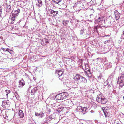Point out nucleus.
I'll use <instances>...</instances> for the list:
<instances>
[{
    "label": "nucleus",
    "instance_id": "nucleus-1",
    "mask_svg": "<svg viewBox=\"0 0 124 124\" xmlns=\"http://www.w3.org/2000/svg\"><path fill=\"white\" fill-rule=\"evenodd\" d=\"M68 94L67 92H64L60 93L55 96L56 99L59 100H62L67 99Z\"/></svg>",
    "mask_w": 124,
    "mask_h": 124
},
{
    "label": "nucleus",
    "instance_id": "nucleus-2",
    "mask_svg": "<svg viewBox=\"0 0 124 124\" xmlns=\"http://www.w3.org/2000/svg\"><path fill=\"white\" fill-rule=\"evenodd\" d=\"M96 100L99 103L105 104L107 102V100L104 97L102 96L101 95L97 96Z\"/></svg>",
    "mask_w": 124,
    "mask_h": 124
},
{
    "label": "nucleus",
    "instance_id": "nucleus-3",
    "mask_svg": "<svg viewBox=\"0 0 124 124\" xmlns=\"http://www.w3.org/2000/svg\"><path fill=\"white\" fill-rule=\"evenodd\" d=\"M20 11V10L19 9H18L13 12L11 16V22L10 23L11 24H13L14 23L15 21V19L16 18L18 15Z\"/></svg>",
    "mask_w": 124,
    "mask_h": 124
},
{
    "label": "nucleus",
    "instance_id": "nucleus-4",
    "mask_svg": "<svg viewBox=\"0 0 124 124\" xmlns=\"http://www.w3.org/2000/svg\"><path fill=\"white\" fill-rule=\"evenodd\" d=\"M117 83L121 87L124 85V74H121L118 77Z\"/></svg>",
    "mask_w": 124,
    "mask_h": 124
},
{
    "label": "nucleus",
    "instance_id": "nucleus-5",
    "mask_svg": "<svg viewBox=\"0 0 124 124\" xmlns=\"http://www.w3.org/2000/svg\"><path fill=\"white\" fill-rule=\"evenodd\" d=\"M102 110L106 117L109 116L110 113L109 112L110 108L108 107H103Z\"/></svg>",
    "mask_w": 124,
    "mask_h": 124
},
{
    "label": "nucleus",
    "instance_id": "nucleus-6",
    "mask_svg": "<svg viewBox=\"0 0 124 124\" xmlns=\"http://www.w3.org/2000/svg\"><path fill=\"white\" fill-rule=\"evenodd\" d=\"M76 110L77 111L81 112L84 114L87 112L86 111L87 108L85 107L78 106Z\"/></svg>",
    "mask_w": 124,
    "mask_h": 124
},
{
    "label": "nucleus",
    "instance_id": "nucleus-7",
    "mask_svg": "<svg viewBox=\"0 0 124 124\" xmlns=\"http://www.w3.org/2000/svg\"><path fill=\"white\" fill-rule=\"evenodd\" d=\"M2 106L4 108H7L10 106V102L8 100L2 101Z\"/></svg>",
    "mask_w": 124,
    "mask_h": 124
},
{
    "label": "nucleus",
    "instance_id": "nucleus-8",
    "mask_svg": "<svg viewBox=\"0 0 124 124\" xmlns=\"http://www.w3.org/2000/svg\"><path fill=\"white\" fill-rule=\"evenodd\" d=\"M62 104L63 105H64L65 106L69 108L72 105V102L70 100H68L62 102Z\"/></svg>",
    "mask_w": 124,
    "mask_h": 124
},
{
    "label": "nucleus",
    "instance_id": "nucleus-9",
    "mask_svg": "<svg viewBox=\"0 0 124 124\" xmlns=\"http://www.w3.org/2000/svg\"><path fill=\"white\" fill-rule=\"evenodd\" d=\"M54 119L52 118L51 116H47L44 120V121L45 122L52 123V122L54 121Z\"/></svg>",
    "mask_w": 124,
    "mask_h": 124
},
{
    "label": "nucleus",
    "instance_id": "nucleus-10",
    "mask_svg": "<svg viewBox=\"0 0 124 124\" xmlns=\"http://www.w3.org/2000/svg\"><path fill=\"white\" fill-rule=\"evenodd\" d=\"M63 73V71L61 70H57L56 72V73L57 74L59 77V79L62 81H63L62 75Z\"/></svg>",
    "mask_w": 124,
    "mask_h": 124
},
{
    "label": "nucleus",
    "instance_id": "nucleus-11",
    "mask_svg": "<svg viewBox=\"0 0 124 124\" xmlns=\"http://www.w3.org/2000/svg\"><path fill=\"white\" fill-rule=\"evenodd\" d=\"M50 11L51 16L53 17L56 16L59 12L58 11L54 9H50Z\"/></svg>",
    "mask_w": 124,
    "mask_h": 124
},
{
    "label": "nucleus",
    "instance_id": "nucleus-12",
    "mask_svg": "<svg viewBox=\"0 0 124 124\" xmlns=\"http://www.w3.org/2000/svg\"><path fill=\"white\" fill-rule=\"evenodd\" d=\"M82 76H81L79 74H76L75 77L74 78V79L75 80H77L78 81V84L80 83L79 81Z\"/></svg>",
    "mask_w": 124,
    "mask_h": 124
},
{
    "label": "nucleus",
    "instance_id": "nucleus-13",
    "mask_svg": "<svg viewBox=\"0 0 124 124\" xmlns=\"http://www.w3.org/2000/svg\"><path fill=\"white\" fill-rule=\"evenodd\" d=\"M19 83L18 87L20 88H22L25 85V82L23 79L20 80L19 82Z\"/></svg>",
    "mask_w": 124,
    "mask_h": 124
},
{
    "label": "nucleus",
    "instance_id": "nucleus-14",
    "mask_svg": "<svg viewBox=\"0 0 124 124\" xmlns=\"http://www.w3.org/2000/svg\"><path fill=\"white\" fill-rule=\"evenodd\" d=\"M114 15L115 16V18L117 20L119 19L120 17V14L117 10H115L114 11Z\"/></svg>",
    "mask_w": 124,
    "mask_h": 124
},
{
    "label": "nucleus",
    "instance_id": "nucleus-15",
    "mask_svg": "<svg viewBox=\"0 0 124 124\" xmlns=\"http://www.w3.org/2000/svg\"><path fill=\"white\" fill-rule=\"evenodd\" d=\"M37 88L36 87H34L31 90V94L32 95H33L36 93Z\"/></svg>",
    "mask_w": 124,
    "mask_h": 124
},
{
    "label": "nucleus",
    "instance_id": "nucleus-16",
    "mask_svg": "<svg viewBox=\"0 0 124 124\" xmlns=\"http://www.w3.org/2000/svg\"><path fill=\"white\" fill-rule=\"evenodd\" d=\"M79 82L80 83H86L87 82V80L85 78L82 76Z\"/></svg>",
    "mask_w": 124,
    "mask_h": 124
},
{
    "label": "nucleus",
    "instance_id": "nucleus-17",
    "mask_svg": "<svg viewBox=\"0 0 124 124\" xmlns=\"http://www.w3.org/2000/svg\"><path fill=\"white\" fill-rule=\"evenodd\" d=\"M18 115L20 117V118H22L24 117V113L22 110H19V111Z\"/></svg>",
    "mask_w": 124,
    "mask_h": 124
},
{
    "label": "nucleus",
    "instance_id": "nucleus-18",
    "mask_svg": "<svg viewBox=\"0 0 124 124\" xmlns=\"http://www.w3.org/2000/svg\"><path fill=\"white\" fill-rule=\"evenodd\" d=\"M85 73L86 74L87 76L89 77H90L91 76V74L90 72V69H88L87 70L86 69V70H85Z\"/></svg>",
    "mask_w": 124,
    "mask_h": 124
},
{
    "label": "nucleus",
    "instance_id": "nucleus-19",
    "mask_svg": "<svg viewBox=\"0 0 124 124\" xmlns=\"http://www.w3.org/2000/svg\"><path fill=\"white\" fill-rule=\"evenodd\" d=\"M35 116H39L40 117H42L44 116V114L42 112H40V113L39 114L37 113H35Z\"/></svg>",
    "mask_w": 124,
    "mask_h": 124
},
{
    "label": "nucleus",
    "instance_id": "nucleus-20",
    "mask_svg": "<svg viewBox=\"0 0 124 124\" xmlns=\"http://www.w3.org/2000/svg\"><path fill=\"white\" fill-rule=\"evenodd\" d=\"M60 5V7L59 8L61 9H64L67 7V5L65 3L62 4Z\"/></svg>",
    "mask_w": 124,
    "mask_h": 124
},
{
    "label": "nucleus",
    "instance_id": "nucleus-21",
    "mask_svg": "<svg viewBox=\"0 0 124 124\" xmlns=\"http://www.w3.org/2000/svg\"><path fill=\"white\" fill-rule=\"evenodd\" d=\"M38 2L36 3V5L38 7H40L42 5V1L41 0H37Z\"/></svg>",
    "mask_w": 124,
    "mask_h": 124
},
{
    "label": "nucleus",
    "instance_id": "nucleus-22",
    "mask_svg": "<svg viewBox=\"0 0 124 124\" xmlns=\"http://www.w3.org/2000/svg\"><path fill=\"white\" fill-rule=\"evenodd\" d=\"M6 11L7 12H9L10 10L11 7L9 5H7L6 7Z\"/></svg>",
    "mask_w": 124,
    "mask_h": 124
},
{
    "label": "nucleus",
    "instance_id": "nucleus-23",
    "mask_svg": "<svg viewBox=\"0 0 124 124\" xmlns=\"http://www.w3.org/2000/svg\"><path fill=\"white\" fill-rule=\"evenodd\" d=\"M97 78L98 80H100L102 78L103 76L102 74L101 73H99L97 74Z\"/></svg>",
    "mask_w": 124,
    "mask_h": 124
},
{
    "label": "nucleus",
    "instance_id": "nucleus-24",
    "mask_svg": "<svg viewBox=\"0 0 124 124\" xmlns=\"http://www.w3.org/2000/svg\"><path fill=\"white\" fill-rule=\"evenodd\" d=\"M64 108V107H60L58 109L57 111L59 113H60V112L62 111L63 109Z\"/></svg>",
    "mask_w": 124,
    "mask_h": 124
},
{
    "label": "nucleus",
    "instance_id": "nucleus-25",
    "mask_svg": "<svg viewBox=\"0 0 124 124\" xmlns=\"http://www.w3.org/2000/svg\"><path fill=\"white\" fill-rule=\"evenodd\" d=\"M106 65L108 68H110L112 67V64L110 62L108 63Z\"/></svg>",
    "mask_w": 124,
    "mask_h": 124
},
{
    "label": "nucleus",
    "instance_id": "nucleus-26",
    "mask_svg": "<svg viewBox=\"0 0 124 124\" xmlns=\"http://www.w3.org/2000/svg\"><path fill=\"white\" fill-rule=\"evenodd\" d=\"M53 2L56 4H58L61 1V0H52Z\"/></svg>",
    "mask_w": 124,
    "mask_h": 124
},
{
    "label": "nucleus",
    "instance_id": "nucleus-27",
    "mask_svg": "<svg viewBox=\"0 0 124 124\" xmlns=\"http://www.w3.org/2000/svg\"><path fill=\"white\" fill-rule=\"evenodd\" d=\"M68 23L69 21L68 20H64L63 21V23L65 25H66Z\"/></svg>",
    "mask_w": 124,
    "mask_h": 124
},
{
    "label": "nucleus",
    "instance_id": "nucleus-28",
    "mask_svg": "<svg viewBox=\"0 0 124 124\" xmlns=\"http://www.w3.org/2000/svg\"><path fill=\"white\" fill-rule=\"evenodd\" d=\"M102 18L101 17H98L97 19L96 20V21L97 22H99L101 21H102Z\"/></svg>",
    "mask_w": 124,
    "mask_h": 124
},
{
    "label": "nucleus",
    "instance_id": "nucleus-29",
    "mask_svg": "<svg viewBox=\"0 0 124 124\" xmlns=\"http://www.w3.org/2000/svg\"><path fill=\"white\" fill-rule=\"evenodd\" d=\"M92 106L94 108H96L97 107V105L95 103L93 102H92Z\"/></svg>",
    "mask_w": 124,
    "mask_h": 124
},
{
    "label": "nucleus",
    "instance_id": "nucleus-30",
    "mask_svg": "<svg viewBox=\"0 0 124 124\" xmlns=\"http://www.w3.org/2000/svg\"><path fill=\"white\" fill-rule=\"evenodd\" d=\"M10 92V90H7L5 91V93L6 94V95H7Z\"/></svg>",
    "mask_w": 124,
    "mask_h": 124
},
{
    "label": "nucleus",
    "instance_id": "nucleus-31",
    "mask_svg": "<svg viewBox=\"0 0 124 124\" xmlns=\"http://www.w3.org/2000/svg\"><path fill=\"white\" fill-rule=\"evenodd\" d=\"M85 70H86V69L87 70H88V69H89V65L87 64L85 65Z\"/></svg>",
    "mask_w": 124,
    "mask_h": 124
},
{
    "label": "nucleus",
    "instance_id": "nucleus-32",
    "mask_svg": "<svg viewBox=\"0 0 124 124\" xmlns=\"http://www.w3.org/2000/svg\"><path fill=\"white\" fill-rule=\"evenodd\" d=\"M78 63H79V64L80 65L79 66L80 67H81V66H82V60H79Z\"/></svg>",
    "mask_w": 124,
    "mask_h": 124
},
{
    "label": "nucleus",
    "instance_id": "nucleus-33",
    "mask_svg": "<svg viewBox=\"0 0 124 124\" xmlns=\"http://www.w3.org/2000/svg\"><path fill=\"white\" fill-rule=\"evenodd\" d=\"M14 94L16 98L17 99L19 97L18 94V93L17 92H15L14 93Z\"/></svg>",
    "mask_w": 124,
    "mask_h": 124
},
{
    "label": "nucleus",
    "instance_id": "nucleus-34",
    "mask_svg": "<svg viewBox=\"0 0 124 124\" xmlns=\"http://www.w3.org/2000/svg\"><path fill=\"white\" fill-rule=\"evenodd\" d=\"M108 83L107 81L105 82L104 83V86H106V85H109V84H108Z\"/></svg>",
    "mask_w": 124,
    "mask_h": 124
},
{
    "label": "nucleus",
    "instance_id": "nucleus-35",
    "mask_svg": "<svg viewBox=\"0 0 124 124\" xmlns=\"http://www.w3.org/2000/svg\"><path fill=\"white\" fill-rule=\"evenodd\" d=\"M84 29H82L80 31V35H82L83 34L84 32Z\"/></svg>",
    "mask_w": 124,
    "mask_h": 124
},
{
    "label": "nucleus",
    "instance_id": "nucleus-36",
    "mask_svg": "<svg viewBox=\"0 0 124 124\" xmlns=\"http://www.w3.org/2000/svg\"><path fill=\"white\" fill-rule=\"evenodd\" d=\"M8 51V52H9L10 54H11V52L12 51V50H11L9 49L8 48H7V51Z\"/></svg>",
    "mask_w": 124,
    "mask_h": 124
},
{
    "label": "nucleus",
    "instance_id": "nucleus-37",
    "mask_svg": "<svg viewBox=\"0 0 124 124\" xmlns=\"http://www.w3.org/2000/svg\"><path fill=\"white\" fill-rule=\"evenodd\" d=\"M2 12V9L1 7H0V17L1 16V14Z\"/></svg>",
    "mask_w": 124,
    "mask_h": 124
},
{
    "label": "nucleus",
    "instance_id": "nucleus-38",
    "mask_svg": "<svg viewBox=\"0 0 124 124\" xmlns=\"http://www.w3.org/2000/svg\"><path fill=\"white\" fill-rule=\"evenodd\" d=\"M1 50H3L4 51H7V49L4 48H1Z\"/></svg>",
    "mask_w": 124,
    "mask_h": 124
},
{
    "label": "nucleus",
    "instance_id": "nucleus-39",
    "mask_svg": "<svg viewBox=\"0 0 124 124\" xmlns=\"http://www.w3.org/2000/svg\"><path fill=\"white\" fill-rule=\"evenodd\" d=\"M121 38V39H123L124 38V34L123 33L122 34Z\"/></svg>",
    "mask_w": 124,
    "mask_h": 124
},
{
    "label": "nucleus",
    "instance_id": "nucleus-40",
    "mask_svg": "<svg viewBox=\"0 0 124 124\" xmlns=\"http://www.w3.org/2000/svg\"><path fill=\"white\" fill-rule=\"evenodd\" d=\"M110 40H108L107 41H105L104 42V44H106L108 42H110Z\"/></svg>",
    "mask_w": 124,
    "mask_h": 124
},
{
    "label": "nucleus",
    "instance_id": "nucleus-41",
    "mask_svg": "<svg viewBox=\"0 0 124 124\" xmlns=\"http://www.w3.org/2000/svg\"><path fill=\"white\" fill-rule=\"evenodd\" d=\"M46 111H48L49 112H50L51 111V109H50L49 108H47L46 109Z\"/></svg>",
    "mask_w": 124,
    "mask_h": 124
},
{
    "label": "nucleus",
    "instance_id": "nucleus-42",
    "mask_svg": "<svg viewBox=\"0 0 124 124\" xmlns=\"http://www.w3.org/2000/svg\"><path fill=\"white\" fill-rule=\"evenodd\" d=\"M113 93H115L116 92V91L115 90H114L113 91Z\"/></svg>",
    "mask_w": 124,
    "mask_h": 124
},
{
    "label": "nucleus",
    "instance_id": "nucleus-43",
    "mask_svg": "<svg viewBox=\"0 0 124 124\" xmlns=\"http://www.w3.org/2000/svg\"><path fill=\"white\" fill-rule=\"evenodd\" d=\"M49 42L48 41H45V43H49Z\"/></svg>",
    "mask_w": 124,
    "mask_h": 124
},
{
    "label": "nucleus",
    "instance_id": "nucleus-44",
    "mask_svg": "<svg viewBox=\"0 0 124 124\" xmlns=\"http://www.w3.org/2000/svg\"><path fill=\"white\" fill-rule=\"evenodd\" d=\"M114 124H121L119 123H116L115 122H114Z\"/></svg>",
    "mask_w": 124,
    "mask_h": 124
},
{
    "label": "nucleus",
    "instance_id": "nucleus-45",
    "mask_svg": "<svg viewBox=\"0 0 124 124\" xmlns=\"http://www.w3.org/2000/svg\"><path fill=\"white\" fill-rule=\"evenodd\" d=\"M33 79H34V80H36V78H35V77H34V78H33Z\"/></svg>",
    "mask_w": 124,
    "mask_h": 124
},
{
    "label": "nucleus",
    "instance_id": "nucleus-46",
    "mask_svg": "<svg viewBox=\"0 0 124 124\" xmlns=\"http://www.w3.org/2000/svg\"><path fill=\"white\" fill-rule=\"evenodd\" d=\"M123 33L124 34V31L123 32Z\"/></svg>",
    "mask_w": 124,
    "mask_h": 124
},
{
    "label": "nucleus",
    "instance_id": "nucleus-47",
    "mask_svg": "<svg viewBox=\"0 0 124 124\" xmlns=\"http://www.w3.org/2000/svg\"><path fill=\"white\" fill-rule=\"evenodd\" d=\"M94 2H96L95 0L94 1Z\"/></svg>",
    "mask_w": 124,
    "mask_h": 124
},
{
    "label": "nucleus",
    "instance_id": "nucleus-48",
    "mask_svg": "<svg viewBox=\"0 0 124 124\" xmlns=\"http://www.w3.org/2000/svg\"><path fill=\"white\" fill-rule=\"evenodd\" d=\"M123 98L124 99V96Z\"/></svg>",
    "mask_w": 124,
    "mask_h": 124
},
{
    "label": "nucleus",
    "instance_id": "nucleus-49",
    "mask_svg": "<svg viewBox=\"0 0 124 124\" xmlns=\"http://www.w3.org/2000/svg\"><path fill=\"white\" fill-rule=\"evenodd\" d=\"M94 4H96V3H95Z\"/></svg>",
    "mask_w": 124,
    "mask_h": 124
},
{
    "label": "nucleus",
    "instance_id": "nucleus-50",
    "mask_svg": "<svg viewBox=\"0 0 124 124\" xmlns=\"http://www.w3.org/2000/svg\"><path fill=\"white\" fill-rule=\"evenodd\" d=\"M83 21V20H81V21Z\"/></svg>",
    "mask_w": 124,
    "mask_h": 124
},
{
    "label": "nucleus",
    "instance_id": "nucleus-51",
    "mask_svg": "<svg viewBox=\"0 0 124 124\" xmlns=\"http://www.w3.org/2000/svg\"><path fill=\"white\" fill-rule=\"evenodd\" d=\"M30 87H29V88H30Z\"/></svg>",
    "mask_w": 124,
    "mask_h": 124
}]
</instances>
